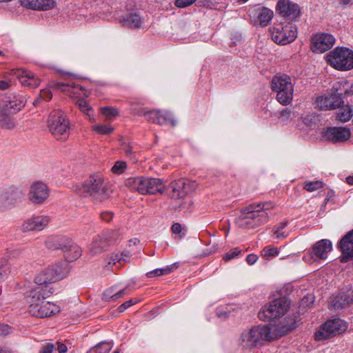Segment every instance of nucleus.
Wrapping results in <instances>:
<instances>
[{"label": "nucleus", "mask_w": 353, "mask_h": 353, "mask_svg": "<svg viewBox=\"0 0 353 353\" xmlns=\"http://www.w3.org/2000/svg\"><path fill=\"white\" fill-rule=\"evenodd\" d=\"M298 317L289 314L278 323L254 326L241 332L239 338V345L245 350H252L262 344L263 341H273L286 334L296 327Z\"/></svg>", "instance_id": "obj_1"}, {"label": "nucleus", "mask_w": 353, "mask_h": 353, "mask_svg": "<svg viewBox=\"0 0 353 353\" xmlns=\"http://www.w3.org/2000/svg\"><path fill=\"white\" fill-rule=\"evenodd\" d=\"M272 208L273 205L270 202L250 204L241 210V214L235 219V223L241 228H255L269 221L267 210Z\"/></svg>", "instance_id": "obj_2"}, {"label": "nucleus", "mask_w": 353, "mask_h": 353, "mask_svg": "<svg viewBox=\"0 0 353 353\" xmlns=\"http://www.w3.org/2000/svg\"><path fill=\"white\" fill-rule=\"evenodd\" d=\"M26 102L24 97L15 93L0 97V125L3 128L12 129L15 123L10 114L20 111Z\"/></svg>", "instance_id": "obj_3"}, {"label": "nucleus", "mask_w": 353, "mask_h": 353, "mask_svg": "<svg viewBox=\"0 0 353 353\" xmlns=\"http://www.w3.org/2000/svg\"><path fill=\"white\" fill-rule=\"evenodd\" d=\"M78 194L93 196L95 199L103 201L110 196V185L99 174L90 176L83 183L77 186Z\"/></svg>", "instance_id": "obj_4"}, {"label": "nucleus", "mask_w": 353, "mask_h": 353, "mask_svg": "<svg viewBox=\"0 0 353 353\" xmlns=\"http://www.w3.org/2000/svg\"><path fill=\"white\" fill-rule=\"evenodd\" d=\"M48 127L52 136L57 140L65 141L70 135V122L61 110H54L49 115Z\"/></svg>", "instance_id": "obj_5"}, {"label": "nucleus", "mask_w": 353, "mask_h": 353, "mask_svg": "<svg viewBox=\"0 0 353 353\" xmlns=\"http://www.w3.org/2000/svg\"><path fill=\"white\" fill-rule=\"evenodd\" d=\"M23 192L12 184L0 186V214L12 211L22 201Z\"/></svg>", "instance_id": "obj_6"}, {"label": "nucleus", "mask_w": 353, "mask_h": 353, "mask_svg": "<svg viewBox=\"0 0 353 353\" xmlns=\"http://www.w3.org/2000/svg\"><path fill=\"white\" fill-rule=\"evenodd\" d=\"M271 88L276 92V99L283 105L290 104L293 99L294 87L291 77L287 74H276L271 81Z\"/></svg>", "instance_id": "obj_7"}, {"label": "nucleus", "mask_w": 353, "mask_h": 353, "mask_svg": "<svg viewBox=\"0 0 353 353\" xmlns=\"http://www.w3.org/2000/svg\"><path fill=\"white\" fill-rule=\"evenodd\" d=\"M125 185L132 191L141 194L163 192L162 181L156 178L130 177L125 181Z\"/></svg>", "instance_id": "obj_8"}, {"label": "nucleus", "mask_w": 353, "mask_h": 353, "mask_svg": "<svg viewBox=\"0 0 353 353\" xmlns=\"http://www.w3.org/2000/svg\"><path fill=\"white\" fill-rule=\"evenodd\" d=\"M290 305L286 298L276 299L260 310L258 316L262 321L279 319L288 311Z\"/></svg>", "instance_id": "obj_9"}, {"label": "nucleus", "mask_w": 353, "mask_h": 353, "mask_svg": "<svg viewBox=\"0 0 353 353\" xmlns=\"http://www.w3.org/2000/svg\"><path fill=\"white\" fill-rule=\"evenodd\" d=\"M327 63L339 70L353 68V52L346 48H336L327 55Z\"/></svg>", "instance_id": "obj_10"}, {"label": "nucleus", "mask_w": 353, "mask_h": 353, "mask_svg": "<svg viewBox=\"0 0 353 353\" xmlns=\"http://www.w3.org/2000/svg\"><path fill=\"white\" fill-rule=\"evenodd\" d=\"M139 103L132 102L131 103L130 111L135 115H144L147 120L157 123L159 125H165L170 123L175 126L176 121L174 119L172 114L168 112H162L160 110L145 111L143 108H139Z\"/></svg>", "instance_id": "obj_11"}, {"label": "nucleus", "mask_w": 353, "mask_h": 353, "mask_svg": "<svg viewBox=\"0 0 353 353\" xmlns=\"http://www.w3.org/2000/svg\"><path fill=\"white\" fill-rule=\"evenodd\" d=\"M272 40L279 45H287L297 37V28L291 23L285 25L277 24L270 29Z\"/></svg>", "instance_id": "obj_12"}, {"label": "nucleus", "mask_w": 353, "mask_h": 353, "mask_svg": "<svg viewBox=\"0 0 353 353\" xmlns=\"http://www.w3.org/2000/svg\"><path fill=\"white\" fill-rule=\"evenodd\" d=\"M68 274L66 265L62 263L52 265L39 272L34 278L38 285L53 283L64 278Z\"/></svg>", "instance_id": "obj_13"}, {"label": "nucleus", "mask_w": 353, "mask_h": 353, "mask_svg": "<svg viewBox=\"0 0 353 353\" xmlns=\"http://www.w3.org/2000/svg\"><path fill=\"white\" fill-rule=\"evenodd\" d=\"M347 329L346 323L340 319H335L327 321L321 329L315 333V339L321 341L330 337L332 335L339 334Z\"/></svg>", "instance_id": "obj_14"}, {"label": "nucleus", "mask_w": 353, "mask_h": 353, "mask_svg": "<svg viewBox=\"0 0 353 353\" xmlns=\"http://www.w3.org/2000/svg\"><path fill=\"white\" fill-rule=\"evenodd\" d=\"M335 43V38L328 33H317L311 38L310 48L313 52L323 53L330 50Z\"/></svg>", "instance_id": "obj_15"}, {"label": "nucleus", "mask_w": 353, "mask_h": 353, "mask_svg": "<svg viewBox=\"0 0 353 353\" xmlns=\"http://www.w3.org/2000/svg\"><path fill=\"white\" fill-rule=\"evenodd\" d=\"M318 107L321 110H332L339 108L343 103L342 94L337 92L325 94L316 99Z\"/></svg>", "instance_id": "obj_16"}, {"label": "nucleus", "mask_w": 353, "mask_h": 353, "mask_svg": "<svg viewBox=\"0 0 353 353\" xmlns=\"http://www.w3.org/2000/svg\"><path fill=\"white\" fill-rule=\"evenodd\" d=\"M49 196V189L41 181L33 183L30 188L28 198L34 204L44 203Z\"/></svg>", "instance_id": "obj_17"}, {"label": "nucleus", "mask_w": 353, "mask_h": 353, "mask_svg": "<svg viewBox=\"0 0 353 353\" xmlns=\"http://www.w3.org/2000/svg\"><path fill=\"white\" fill-rule=\"evenodd\" d=\"M50 221L48 216L37 215L27 219L21 225L23 232L30 231H41L48 226Z\"/></svg>", "instance_id": "obj_18"}, {"label": "nucleus", "mask_w": 353, "mask_h": 353, "mask_svg": "<svg viewBox=\"0 0 353 353\" xmlns=\"http://www.w3.org/2000/svg\"><path fill=\"white\" fill-rule=\"evenodd\" d=\"M249 14L253 19L254 24H259L265 27L269 24L272 20L274 13L273 11L265 7H258L251 9Z\"/></svg>", "instance_id": "obj_19"}, {"label": "nucleus", "mask_w": 353, "mask_h": 353, "mask_svg": "<svg viewBox=\"0 0 353 353\" xmlns=\"http://www.w3.org/2000/svg\"><path fill=\"white\" fill-rule=\"evenodd\" d=\"M59 307L51 302L42 301L32 309H29L30 313L39 318L50 316L59 312Z\"/></svg>", "instance_id": "obj_20"}, {"label": "nucleus", "mask_w": 353, "mask_h": 353, "mask_svg": "<svg viewBox=\"0 0 353 353\" xmlns=\"http://www.w3.org/2000/svg\"><path fill=\"white\" fill-rule=\"evenodd\" d=\"M14 74L20 81L21 85L30 88H37L41 80L32 72L24 69H15L12 70Z\"/></svg>", "instance_id": "obj_21"}, {"label": "nucleus", "mask_w": 353, "mask_h": 353, "mask_svg": "<svg viewBox=\"0 0 353 353\" xmlns=\"http://www.w3.org/2000/svg\"><path fill=\"white\" fill-rule=\"evenodd\" d=\"M351 136L350 130L346 128H327L323 133V137L333 143L342 142L347 140Z\"/></svg>", "instance_id": "obj_22"}, {"label": "nucleus", "mask_w": 353, "mask_h": 353, "mask_svg": "<svg viewBox=\"0 0 353 353\" xmlns=\"http://www.w3.org/2000/svg\"><path fill=\"white\" fill-rule=\"evenodd\" d=\"M276 11L284 17L293 19L299 14L298 5L290 0H279L276 5Z\"/></svg>", "instance_id": "obj_23"}, {"label": "nucleus", "mask_w": 353, "mask_h": 353, "mask_svg": "<svg viewBox=\"0 0 353 353\" xmlns=\"http://www.w3.org/2000/svg\"><path fill=\"white\" fill-rule=\"evenodd\" d=\"M49 293L41 285H38L34 289L30 290L26 296V301L30 305V309L43 301Z\"/></svg>", "instance_id": "obj_24"}, {"label": "nucleus", "mask_w": 353, "mask_h": 353, "mask_svg": "<svg viewBox=\"0 0 353 353\" xmlns=\"http://www.w3.org/2000/svg\"><path fill=\"white\" fill-rule=\"evenodd\" d=\"M332 245L330 241L322 239L314 244L312 249V256L315 259H325L331 252Z\"/></svg>", "instance_id": "obj_25"}, {"label": "nucleus", "mask_w": 353, "mask_h": 353, "mask_svg": "<svg viewBox=\"0 0 353 353\" xmlns=\"http://www.w3.org/2000/svg\"><path fill=\"white\" fill-rule=\"evenodd\" d=\"M62 251L64 254V257L69 262L79 259L82 252L80 247L70 239L65 240Z\"/></svg>", "instance_id": "obj_26"}, {"label": "nucleus", "mask_w": 353, "mask_h": 353, "mask_svg": "<svg viewBox=\"0 0 353 353\" xmlns=\"http://www.w3.org/2000/svg\"><path fill=\"white\" fill-rule=\"evenodd\" d=\"M52 87L54 88L65 92L67 94L72 97H77L81 95L82 87L75 83H61L58 82L54 83Z\"/></svg>", "instance_id": "obj_27"}, {"label": "nucleus", "mask_w": 353, "mask_h": 353, "mask_svg": "<svg viewBox=\"0 0 353 353\" xmlns=\"http://www.w3.org/2000/svg\"><path fill=\"white\" fill-rule=\"evenodd\" d=\"M339 248L344 257L347 259L353 257V230L343 237L340 241Z\"/></svg>", "instance_id": "obj_28"}, {"label": "nucleus", "mask_w": 353, "mask_h": 353, "mask_svg": "<svg viewBox=\"0 0 353 353\" xmlns=\"http://www.w3.org/2000/svg\"><path fill=\"white\" fill-rule=\"evenodd\" d=\"M172 189V197L179 198L185 196L190 190V185L185 179H179L171 183Z\"/></svg>", "instance_id": "obj_29"}, {"label": "nucleus", "mask_w": 353, "mask_h": 353, "mask_svg": "<svg viewBox=\"0 0 353 353\" xmlns=\"http://www.w3.org/2000/svg\"><path fill=\"white\" fill-rule=\"evenodd\" d=\"M121 22L123 25L131 28H139L142 24V19L137 12H130L123 16Z\"/></svg>", "instance_id": "obj_30"}, {"label": "nucleus", "mask_w": 353, "mask_h": 353, "mask_svg": "<svg viewBox=\"0 0 353 353\" xmlns=\"http://www.w3.org/2000/svg\"><path fill=\"white\" fill-rule=\"evenodd\" d=\"M127 293V289L124 288L119 291H115V287H111L107 289L103 294V299L105 301H115L123 297Z\"/></svg>", "instance_id": "obj_31"}, {"label": "nucleus", "mask_w": 353, "mask_h": 353, "mask_svg": "<svg viewBox=\"0 0 353 353\" xmlns=\"http://www.w3.org/2000/svg\"><path fill=\"white\" fill-rule=\"evenodd\" d=\"M108 243L106 240L101 237L97 236L95 238L90 245V252L92 254H98L102 252L103 249L107 246Z\"/></svg>", "instance_id": "obj_32"}, {"label": "nucleus", "mask_w": 353, "mask_h": 353, "mask_svg": "<svg viewBox=\"0 0 353 353\" xmlns=\"http://www.w3.org/2000/svg\"><path fill=\"white\" fill-rule=\"evenodd\" d=\"M65 239L59 238L57 236H49L46 241V245L48 249L50 250H63V247L65 242Z\"/></svg>", "instance_id": "obj_33"}, {"label": "nucleus", "mask_w": 353, "mask_h": 353, "mask_svg": "<svg viewBox=\"0 0 353 353\" xmlns=\"http://www.w3.org/2000/svg\"><path fill=\"white\" fill-rule=\"evenodd\" d=\"M352 115V109L349 105L343 107L337 112V118L342 122L348 121Z\"/></svg>", "instance_id": "obj_34"}, {"label": "nucleus", "mask_w": 353, "mask_h": 353, "mask_svg": "<svg viewBox=\"0 0 353 353\" xmlns=\"http://www.w3.org/2000/svg\"><path fill=\"white\" fill-rule=\"evenodd\" d=\"M172 269V265H167L163 268H157L154 270L150 271L148 272L146 275L148 278H152L157 276L166 275L170 274Z\"/></svg>", "instance_id": "obj_35"}, {"label": "nucleus", "mask_w": 353, "mask_h": 353, "mask_svg": "<svg viewBox=\"0 0 353 353\" xmlns=\"http://www.w3.org/2000/svg\"><path fill=\"white\" fill-rule=\"evenodd\" d=\"M350 301H352V299L347 297L345 294H341L335 297L333 306L334 308L342 307L343 305L348 304Z\"/></svg>", "instance_id": "obj_36"}, {"label": "nucleus", "mask_w": 353, "mask_h": 353, "mask_svg": "<svg viewBox=\"0 0 353 353\" xmlns=\"http://www.w3.org/2000/svg\"><path fill=\"white\" fill-rule=\"evenodd\" d=\"M52 94L49 89H43L40 91L39 96L34 101V105L39 104L42 101H48L52 99Z\"/></svg>", "instance_id": "obj_37"}, {"label": "nucleus", "mask_w": 353, "mask_h": 353, "mask_svg": "<svg viewBox=\"0 0 353 353\" xmlns=\"http://www.w3.org/2000/svg\"><path fill=\"white\" fill-rule=\"evenodd\" d=\"M54 0H38L37 10H48L55 6Z\"/></svg>", "instance_id": "obj_38"}, {"label": "nucleus", "mask_w": 353, "mask_h": 353, "mask_svg": "<svg viewBox=\"0 0 353 353\" xmlns=\"http://www.w3.org/2000/svg\"><path fill=\"white\" fill-rule=\"evenodd\" d=\"M10 272L9 264L6 260H0V281L5 279Z\"/></svg>", "instance_id": "obj_39"}, {"label": "nucleus", "mask_w": 353, "mask_h": 353, "mask_svg": "<svg viewBox=\"0 0 353 353\" xmlns=\"http://www.w3.org/2000/svg\"><path fill=\"white\" fill-rule=\"evenodd\" d=\"M92 130L99 134H109L112 133L114 128L105 125H95L92 127Z\"/></svg>", "instance_id": "obj_40"}, {"label": "nucleus", "mask_w": 353, "mask_h": 353, "mask_svg": "<svg viewBox=\"0 0 353 353\" xmlns=\"http://www.w3.org/2000/svg\"><path fill=\"white\" fill-rule=\"evenodd\" d=\"M323 183L321 181H314L306 182L304 185V189L308 192H313L322 188Z\"/></svg>", "instance_id": "obj_41"}, {"label": "nucleus", "mask_w": 353, "mask_h": 353, "mask_svg": "<svg viewBox=\"0 0 353 353\" xmlns=\"http://www.w3.org/2000/svg\"><path fill=\"white\" fill-rule=\"evenodd\" d=\"M279 252L276 248L265 247L261 251V255L267 259L276 256L279 254Z\"/></svg>", "instance_id": "obj_42"}, {"label": "nucleus", "mask_w": 353, "mask_h": 353, "mask_svg": "<svg viewBox=\"0 0 353 353\" xmlns=\"http://www.w3.org/2000/svg\"><path fill=\"white\" fill-rule=\"evenodd\" d=\"M314 302L313 298L310 296H304L299 306V313L303 314L305 312L304 309L310 307Z\"/></svg>", "instance_id": "obj_43"}, {"label": "nucleus", "mask_w": 353, "mask_h": 353, "mask_svg": "<svg viewBox=\"0 0 353 353\" xmlns=\"http://www.w3.org/2000/svg\"><path fill=\"white\" fill-rule=\"evenodd\" d=\"M112 347V345L109 343H100L96 345L94 349L97 353H108Z\"/></svg>", "instance_id": "obj_44"}, {"label": "nucleus", "mask_w": 353, "mask_h": 353, "mask_svg": "<svg viewBox=\"0 0 353 353\" xmlns=\"http://www.w3.org/2000/svg\"><path fill=\"white\" fill-rule=\"evenodd\" d=\"M101 113L108 119H111L116 117L118 115V111L115 108L104 107L101 109Z\"/></svg>", "instance_id": "obj_45"}, {"label": "nucleus", "mask_w": 353, "mask_h": 353, "mask_svg": "<svg viewBox=\"0 0 353 353\" xmlns=\"http://www.w3.org/2000/svg\"><path fill=\"white\" fill-rule=\"evenodd\" d=\"M77 104L81 112L86 113L90 117V112L92 111V108L88 105L87 101L83 99H78ZM91 119V118H90Z\"/></svg>", "instance_id": "obj_46"}, {"label": "nucleus", "mask_w": 353, "mask_h": 353, "mask_svg": "<svg viewBox=\"0 0 353 353\" xmlns=\"http://www.w3.org/2000/svg\"><path fill=\"white\" fill-rule=\"evenodd\" d=\"M127 168L126 163L124 161H117L112 168L114 174H120L123 173Z\"/></svg>", "instance_id": "obj_47"}, {"label": "nucleus", "mask_w": 353, "mask_h": 353, "mask_svg": "<svg viewBox=\"0 0 353 353\" xmlns=\"http://www.w3.org/2000/svg\"><path fill=\"white\" fill-rule=\"evenodd\" d=\"M130 256V254L122 253V254H114L112 256L110 261H109V264L113 263L116 264L117 262H120L121 260L126 261Z\"/></svg>", "instance_id": "obj_48"}, {"label": "nucleus", "mask_w": 353, "mask_h": 353, "mask_svg": "<svg viewBox=\"0 0 353 353\" xmlns=\"http://www.w3.org/2000/svg\"><path fill=\"white\" fill-rule=\"evenodd\" d=\"M38 0H19L20 4L25 8L37 10Z\"/></svg>", "instance_id": "obj_49"}, {"label": "nucleus", "mask_w": 353, "mask_h": 353, "mask_svg": "<svg viewBox=\"0 0 353 353\" xmlns=\"http://www.w3.org/2000/svg\"><path fill=\"white\" fill-rule=\"evenodd\" d=\"M292 117V111L290 108H285L281 110L280 112V119L282 121H285L289 120Z\"/></svg>", "instance_id": "obj_50"}, {"label": "nucleus", "mask_w": 353, "mask_h": 353, "mask_svg": "<svg viewBox=\"0 0 353 353\" xmlns=\"http://www.w3.org/2000/svg\"><path fill=\"white\" fill-rule=\"evenodd\" d=\"M137 303H138V300L130 299L129 301L123 303L119 306V312H121L125 311L126 309L129 308L130 307L136 304Z\"/></svg>", "instance_id": "obj_51"}, {"label": "nucleus", "mask_w": 353, "mask_h": 353, "mask_svg": "<svg viewBox=\"0 0 353 353\" xmlns=\"http://www.w3.org/2000/svg\"><path fill=\"white\" fill-rule=\"evenodd\" d=\"M196 0H176L175 5L178 8H185L192 5Z\"/></svg>", "instance_id": "obj_52"}, {"label": "nucleus", "mask_w": 353, "mask_h": 353, "mask_svg": "<svg viewBox=\"0 0 353 353\" xmlns=\"http://www.w3.org/2000/svg\"><path fill=\"white\" fill-rule=\"evenodd\" d=\"M54 350V345L52 343L43 345L39 350V353H52Z\"/></svg>", "instance_id": "obj_53"}, {"label": "nucleus", "mask_w": 353, "mask_h": 353, "mask_svg": "<svg viewBox=\"0 0 353 353\" xmlns=\"http://www.w3.org/2000/svg\"><path fill=\"white\" fill-rule=\"evenodd\" d=\"M119 236V233L117 230H114L110 232V234L104 238L106 241L109 242H114L116 241L117 239Z\"/></svg>", "instance_id": "obj_54"}, {"label": "nucleus", "mask_w": 353, "mask_h": 353, "mask_svg": "<svg viewBox=\"0 0 353 353\" xmlns=\"http://www.w3.org/2000/svg\"><path fill=\"white\" fill-rule=\"evenodd\" d=\"M113 217V213L110 211H105L101 212V218L103 221L109 222L112 220Z\"/></svg>", "instance_id": "obj_55"}, {"label": "nucleus", "mask_w": 353, "mask_h": 353, "mask_svg": "<svg viewBox=\"0 0 353 353\" xmlns=\"http://www.w3.org/2000/svg\"><path fill=\"white\" fill-rule=\"evenodd\" d=\"M216 316L220 319L224 320L226 319L228 317V313L223 309H218L216 311Z\"/></svg>", "instance_id": "obj_56"}, {"label": "nucleus", "mask_w": 353, "mask_h": 353, "mask_svg": "<svg viewBox=\"0 0 353 353\" xmlns=\"http://www.w3.org/2000/svg\"><path fill=\"white\" fill-rule=\"evenodd\" d=\"M239 253H240V251H239V250H237L236 249L234 251H233V252H230V253H228V254L224 256V258H223V259H224V260H225V261H230V260H231V259H234V257H236V256L239 254Z\"/></svg>", "instance_id": "obj_57"}, {"label": "nucleus", "mask_w": 353, "mask_h": 353, "mask_svg": "<svg viewBox=\"0 0 353 353\" xmlns=\"http://www.w3.org/2000/svg\"><path fill=\"white\" fill-rule=\"evenodd\" d=\"M257 259V256L253 254H248L246 258V261L249 265L254 264L256 262Z\"/></svg>", "instance_id": "obj_58"}, {"label": "nucleus", "mask_w": 353, "mask_h": 353, "mask_svg": "<svg viewBox=\"0 0 353 353\" xmlns=\"http://www.w3.org/2000/svg\"><path fill=\"white\" fill-rule=\"evenodd\" d=\"M172 231L174 234H180L182 231V226L180 223H174L172 226Z\"/></svg>", "instance_id": "obj_59"}, {"label": "nucleus", "mask_w": 353, "mask_h": 353, "mask_svg": "<svg viewBox=\"0 0 353 353\" xmlns=\"http://www.w3.org/2000/svg\"><path fill=\"white\" fill-rule=\"evenodd\" d=\"M274 234L277 239H285L287 237L288 234L285 233L283 230H280V229L274 230Z\"/></svg>", "instance_id": "obj_60"}, {"label": "nucleus", "mask_w": 353, "mask_h": 353, "mask_svg": "<svg viewBox=\"0 0 353 353\" xmlns=\"http://www.w3.org/2000/svg\"><path fill=\"white\" fill-rule=\"evenodd\" d=\"M10 86V81L0 80V90H4L8 89Z\"/></svg>", "instance_id": "obj_61"}, {"label": "nucleus", "mask_w": 353, "mask_h": 353, "mask_svg": "<svg viewBox=\"0 0 353 353\" xmlns=\"http://www.w3.org/2000/svg\"><path fill=\"white\" fill-rule=\"evenodd\" d=\"M10 327L8 325H0V334H1L6 335V334H8L10 332Z\"/></svg>", "instance_id": "obj_62"}, {"label": "nucleus", "mask_w": 353, "mask_h": 353, "mask_svg": "<svg viewBox=\"0 0 353 353\" xmlns=\"http://www.w3.org/2000/svg\"><path fill=\"white\" fill-rule=\"evenodd\" d=\"M57 349L59 353H65L68 350V348L65 344L59 343L57 345Z\"/></svg>", "instance_id": "obj_63"}, {"label": "nucleus", "mask_w": 353, "mask_h": 353, "mask_svg": "<svg viewBox=\"0 0 353 353\" xmlns=\"http://www.w3.org/2000/svg\"><path fill=\"white\" fill-rule=\"evenodd\" d=\"M346 181L350 185H353V176H349L346 178Z\"/></svg>", "instance_id": "obj_64"}]
</instances>
